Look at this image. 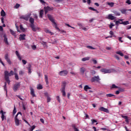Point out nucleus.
Returning <instances> with one entry per match:
<instances>
[{
  "label": "nucleus",
  "mask_w": 131,
  "mask_h": 131,
  "mask_svg": "<svg viewBox=\"0 0 131 131\" xmlns=\"http://www.w3.org/2000/svg\"><path fill=\"white\" fill-rule=\"evenodd\" d=\"M5 59L7 61V63L9 64V65H11V64H12V61H11V59L9 57V54L8 53L5 54Z\"/></svg>",
  "instance_id": "nucleus-8"
},
{
  "label": "nucleus",
  "mask_w": 131,
  "mask_h": 131,
  "mask_svg": "<svg viewBox=\"0 0 131 131\" xmlns=\"http://www.w3.org/2000/svg\"><path fill=\"white\" fill-rule=\"evenodd\" d=\"M44 9H46L48 10V12L49 11H53V8H51L49 6L44 7Z\"/></svg>",
  "instance_id": "nucleus-32"
},
{
  "label": "nucleus",
  "mask_w": 131,
  "mask_h": 131,
  "mask_svg": "<svg viewBox=\"0 0 131 131\" xmlns=\"http://www.w3.org/2000/svg\"><path fill=\"white\" fill-rule=\"evenodd\" d=\"M122 37H119V41H120V42H123V40H122Z\"/></svg>",
  "instance_id": "nucleus-56"
},
{
  "label": "nucleus",
  "mask_w": 131,
  "mask_h": 131,
  "mask_svg": "<svg viewBox=\"0 0 131 131\" xmlns=\"http://www.w3.org/2000/svg\"><path fill=\"white\" fill-rule=\"evenodd\" d=\"M90 72L92 75H95V74H96V72L94 70H91Z\"/></svg>",
  "instance_id": "nucleus-47"
},
{
  "label": "nucleus",
  "mask_w": 131,
  "mask_h": 131,
  "mask_svg": "<svg viewBox=\"0 0 131 131\" xmlns=\"http://www.w3.org/2000/svg\"><path fill=\"white\" fill-rule=\"evenodd\" d=\"M30 27L32 29L33 31H34V32L36 31V28H35V26H34V24L33 25H30Z\"/></svg>",
  "instance_id": "nucleus-20"
},
{
  "label": "nucleus",
  "mask_w": 131,
  "mask_h": 131,
  "mask_svg": "<svg viewBox=\"0 0 131 131\" xmlns=\"http://www.w3.org/2000/svg\"><path fill=\"white\" fill-rule=\"evenodd\" d=\"M78 26H80V27H81V28H82L83 29V30H84V31H86V30H87L86 28L83 27L82 25H81V24H78Z\"/></svg>",
  "instance_id": "nucleus-29"
},
{
  "label": "nucleus",
  "mask_w": 131,
  "mask_h": 131,
  "mask_svg": "<svg viewBox=\"0 0 131 131\" xmlns=\"http://www.w3.org/2000/svg\"><path fill=\"white\" fill-rule=\"evenodd\" d=\"M116 54H117L118 55H120V56H121V57H123V53H121V52H120V51L117 52Z\"/></svg>",
  "instance_id": "nucleus-39"
},
{
  "label": "nucleus",
  "mask_w": 131,
  "mask_h": 131,
  "mask_svg": "<svg viewBox=\"0 0 131 131\" xmlns=\"http://www.w3.org/2000/svg\"><path fill=\"white\" fill-rule=\"evenodd\" d=\"M99 110L100 111H102L103 112H105L106 113H109V111L108 110V109L105 108L103 106L100 107V108H99Z\"/></svg>",
  "instance_id": "nucleus-13"
},
{
  "label": "nucleus",
  "mask_w": 131,
  "mask_h": 131,
  "mask_svg": "<svg viewBox=\"0 0 131 131\" xmlns=\"http://www.w3.org/2000/svg\"><path fill=\"white\" fill-rule=\"evenodd\" d=\"M35 127L36 126L34 125L32 126V127L30 128H29V131H33V129H34Z\"/></svg>",
  "instance_id": "nucleus-42"
},
{
  "label": "nucleus",
  "mask_w": 131,
  "mask_h": 131,
  "mask_svg": "<svg viewBox=\"0 0 131 131\" xmlns=\"http://www.w3.org/2000/svg\"><path fill=\"white\" fill-rule=\"evenodd\" d=\"M0 114H2L1 118H2V121H4L5 119V120L6 119V116H5V115L6 114V112H4L3 110H1L0 111Z\"/></svg>",
  "instance_id": "nucleus-9"
},
{
  "label": "nucleus",
  "mask_w": 131,
  "mask_h": 131,
  "mask_svg": "<svg viewBox=\"0 0 131 131\" xmlns=\"http://www.w3.org/2000/svg\"><path fill=\"white\" fill-rule=\"evenodd\" d=\"M30 16H31V13L27 14L25 15H23L20 17V19H23L25 20V21H28L29 20V18H30Z\"/></svg>",
  "instance_id": "nucleus-5"
},
{
  "label": "nucleus",
  "mask_w": 131,
  "mask_h": 131,
  "mask_svg": "<svg viewBox=\"0 0 131 131\" xmlns=\"http://www.w3.org/2000/svg\"><path fill=\"white\" fill-rule=\"evenodd\" d=\"M56 98H57V101H58V102H60V96H57L56 97Z\"/></svg>",
  "instance_id": "nucleus-61"
},
{
  "label": "nucleus",
  "mask_w": 131,
  "mask_h": 131,
  "mask_svg": "<svg viewBox=\"0 0 131 131\" xmlns=\"http://www.w3.org/2000/svg\"><path fill=\"white\" fill-rule=\"evenodd\" d=\"M19 7H20V4H16L15 5V6H14V8H15V9H18V8H19Z\"/></svg>",
  "instance_id": "nucleus-48"
},
{
  "label": "nucleus",
  "mask_w": 131,
  "mask_h": 131,
  "mask_svg": "<svg viewBox=\"0 0 131 131\" xmlns=\"http://www.w3.org/2000/svg\"><path fill=\"white\" fill-rule=\"evenodd\" d=\"M100 71L101 72L104 73V74H106V73H112V72H115V71H116L113 69H101L100 70Z\"/></svg>",
  "instance_id": "nucleus-2"
},
{
  "label": "nucleus",
  "mask_w": 131,
  "mask_h": 131,
  "mask_svg": "<svg viewBox=\"0 0 131 131\" xmlns=\"http://www.w3.org/2000/svg\"><path fill=\"white\" fill-rule=\"evenodd\" d=\"M120 21L122 22V21H123V19H120L118 20H117L116 21V25H118V24H120V23H120Z\"/></svg>",
  "instance_id": "nucleus-34"
},
{
  "label": "nucleus",
  "mask_w": 131,
  "mask_h": 131,
  "mask_svg": "<svg viewBox=\"0 0 131 131\" xmlns=\"http://www.w3.org/2000/svg\"><path fill=\"white\" fill-rule=\"evenodd\" d=\"M50 21L53 23V24H54V25H56V22H55V19L53 17V16H52L51 14H48L47 15Z\"/></svg>",
  "instance_id": "nucleus-12"
},
{
  "label": "nucleus",
  "mask_w": 131,
  "mask_h": 131,
  "mask_svg": "<svg viewBox=\"0 0 131 131\" xmlns=\"http://www.w3.org/2000/svg\"><path fill=\"white\" fill-rule=\"evenodd\" d=\"M91 121H92V123H95V122H97V120L95 119L91 120Z\"/></svg>",
  "instance_id": "nucleus-64"
},
{
  "label": "nucleus",
  "mask_w": 131,
  "mask_h": 131,
  "mask_svg": "<svg viewBox=\"0 0 131 131\" xmlns=\"http://www.w3.org/2000/svg\"><path fill=\"white\" fill-rule=\"evenodd\" d=\"M118 86H116L115 84H113L111 87V89H118Z\"/></svg>",
  "instance_id": "nucleus-40"
},
{
  "label": "nucleus",
  "mask_w": 131,
  "mask_h": 131,
  "mask_svg": "<svg viewBox=\"0 0 131 131\" xmlns=\"http://www.w3.org/2000/svg\"><path fill=\"white\" fill-rule=\"evenodd\" d=\"M106 96L107 97L111 98L112 97H115V95H114L112 94H106Z\"/></svg>",
  "instance_id": "nucleus-35"
},
{
  "label": "nucleus",
  "mask_w": 131,
  "mask_h": 131,
  "mask_svg": "<svg viewBox=\"0 0 131 131\" xmlns=\"http://www.w3.org/2000/svg\"><path fill=\"white\" fill-rule=\"evenodd\" d=\"M1 15L2 16V17H5L6 16V12H5V11L4 10H2L1 12Z\"/></svg>",
  "instance_id": "nucleus-33"
},
{
  "label": "nucleus",
  "mask_w": 131,
  "mask_h": 131,
  "mask_svg": "<svg viewBox=\"0 0 131 131\" xmlns=\"http://www.w3.org/2000/svg\"><path fill=\"white\" fill-rule=\"evenodd\" d=\"M72 127L74 131H79V129L76 127V125H75V124L72 125Z\"/></svg>",
  "instance_id": "nucleus-30"
},
{
  "label": "nucleus",
  "mask_w": 131,
  "mask_h": 131,
  "mask_svg": "<svg viewBox=\"0 0 131 131\" xmlns=\"http://www.w3.org/2000/svg\"><path fill=\"white\" fill-rule=\"evenodd\" d=\"M66 88V82H62V88L60 89L61 93H62L63 97H66V92H65V89Z\"/></svg>",
  "instance_id": "nucleus-3"
},
{
  "label": "nucleus",
  "mask_w": 131,
  "mask_h": 131,
  "mask_svg": "<svg viewBox=\"0 0 131 131\" xmlns=\"http://www.w3.org/2000/svg\"><path fill=\"white\" fill-rule=\"evenodd\" d=\"M43 10L41 9L40 10L39 12V17L40 18H42V16H43Z\"/></svg>",
  "instance_id": "nucleus-24"
},
{
  "label": "nucleus",
  "mask_w": 131,
  "mask_h": 131,
  "mask_svg": "<svg viewBox=\"0 0 131 131\" xmlns=\"http://www.w3.org/2000/svg\"><path fill=\"white\" fill-rule=\"evenodd\" d=\"M44 95L47 98V103H50V102H51V97H50V96H49V93H48V92H46L44 93Z\"/></svg>",
  "instance_id": "nucleus-16"
},
{
  "label": "nucleus",
  "mask_w": 131,
  "mask_h": 131,
  "mask_svg": "<svg viewBox=\"0 0 131 131\" xmlns=\"http://www.w3.org/2000/svg\"><path fill=\"white\" fill-rule=\"evenodd\" d=\"M58 74L60 76H66V75L68 74V71H67L66 70H64L63 71H60Z\"/></svg>",
  "instance_id": "nucleus-7"
},
{
  "label": "nucleus",
  "mask_w": 131,
  "mask_h": 131,
  "mask_svg": "<svg viewBox=\"0 0 131 131\" xmlns=\"http://www.w3.org/2000/svg\"><path fill=\"white\" fill-rule=\"evenodd\" d=\"M116 16H120V13L119 12H116L115 13Z\"/></svg>",
  "instance_id": "nucleus-59"
},
{
  "label": "nucleus",
  "mask_w": 131,
  "mask_h": 131,
  "mask_svg": "<svg viewBox=\"0 0 131 131\" xmlns=\"http://www.w3.org/2000/svg\"><path fill=\"white\" fill-rule=\"evenodd\" d=\"M44 31H45L46 33H49L50 34H51V35H53V32H51L50 30L48 29H45Z\"/></svg>",
  "instance_id": "nucleus-25"
},
{
  "label": "nucleus",
  "mask_w": 131,
  "mask_h": 131,
  "mask_svg": "<svg viewBox=\"0 0 131 131\" xmlns=\"http://www.w3.org/2000/svg\"><path fill=\"white\" fill-rule=\"evenodd\" d=\"M17 113V110H16V106L14 105V107L13 111V114L15 115Z\"/></svg>",
  "instance_id": "nucleus-41"
},
{
  "label": "nucleus",
  "mask_w": 131,
  "mask_h": 131,
  "mask_svg": "<svg viewBox=\"0 0 131 131\" xmlns=\"http://www.w3.org/2000/svg\"><path fill=\"white\" fill-rule=\"evenodd\" d=\"M20 82H17L16 83H15L13 88L14 92H17V91H18V89L20 88Z\"/></svg>",
  "instance_id": "nucleus-6"
},
{
  "label": "nucleus",
  "mask_w": 131,
  "mask_h": 131,
  "mask_svg": "<svg viewBox=\"0 0 131 131\" xmlns=\"http://www.w3.org/2000/svg\"><path fill=\"white\" fill-rule=\"evenodd\" d=\"M90 59H91V58L89 57H84V58H82V61L83 62H84L85 61H89V60H90Z\"/></svg>",
  "instance_id": "nucleus-31"
},
{
  "label": "nucleus",
  "mask_w": 131,
  "mask_h": 131,
  "mask_svg": "<svg viewBox=\"0 0 131 131\" xmlns=\"http://www.w3.org/2000/svg\"><path fill=\"white\" fill-rule=\"evenodd\" d=\"M113 26H115V25L113 24H111V25H110V28L112 29Z\"/></svg>",
  "instance_id": "nucleus-60"
},
{
  "label": "nucleus",
  "mask_w": 131,
  "mask_h": 131,
  "mask_svg": "<svg viewBox=\"0 0 131 131\" xmlns=\"http://www.w3.org/2000/svg\"><path fill=\"white\" fill-rule=\"evenodd\" d=\"M112 48L111 47H106V50H107V51H110V50H111Z\"/></svg>",
  "instance_id": "nucleus-58"
},
{
  "label": "nucleus",
  "mask_w": 131,
  "mask_h": 131,
  "mask_svg": "<svg viewBox=\"0 0 131 131\" xmlns=\"http://www.w3.org/2000/svg\"><path fill=\"white\" fill-rule=\"evenodd\" d=\"M30 94L31 96L33 97H36L35 95V94H34V89L32 87H30Z\"/></svg>",
  "instance_id": "nucleus-14"
},
{
  "label": "nucleus",
  "mask_w": 131,
  "mask_h": 131,
  "mask_svg": "<svg viewBox=\"0 0 131 131\" xmlns=\"http://www.w3.org/2000/svg\"><path fill=\"white\" fill-rule=\"evenodd\" d=\"M120 24H123V25H128V24H129V22H128V21H122V22L121 23H120Z\"/></svg>",
  "instance_id": "nucleus-28"
},
{
  "label": "nucleus",
  "mask_w": 131,
  "mask_h": 131,
  "mask_svg": "<svg viewBox=\"0 0 131 131\" xmlns=\"http://www.w3.org/2000/svg\"><path fill=\"white\" fill-rule=\"evenodd\" d=\"M107 19L109 20H115V16L112 15V14H109L108 15Z\"/></svg>",
  "instance_id": "nucleus-19"
},
{
  "label": "nucleus",
  "mask_w": 131,
  "mask_h": 131,
  "mask_svg": "<svg viewBox=\"0 0 131 131\" xmlns=\"http://www.w3.org/2000/svg\"><path fill=\"white\" fill-rule=\"evenodd\" d=\"M37 90H42V85L41 84H39L37 86Z\"/></svg>",
  "instance_id": "nucleus-36"
},
{
  "label": "nucleus",
  "mask_w": 131,
  "mask_h": 131,
  "mask_svg": "<svg viewBox=\"0 0 131 131\" xmlns=\"http://www.w3.org/2000/svg\"><path fill=\"white\" fill-rule=\"evenodd\" d=\"M89 10H91V11H96V9H95V8H93V7H89Z\"/></svg>",
  "instance_id": "nucleus-54"
},
{
  "label": "nucleus",
  "mask_w": 131,
  "mask_h": 131,
  "mask_svg": "<svg viewBox=\"0 0 131 131\" xmlns=\"http://www.w3.org/2000/svg\"><path fill=\"white\" fill-rule=\"evenodd\" d=\"M40 2V3L42 5H45L46 4V2L43 1V0H39Z\"/></svg>",
  "instance_id": "nucleus-53"
},
{
  "label": "nucleus",
  "mask_w": 131,
  "mask_h": 131,
  "mask_svg": "<svg viewBox=\"0 0 131 131\" xmlns=\"http://www.w3.org/2000/svg\"><path fill=\"white\" fill-rule=\"evenodd\" d=\"M19 27H20V30H22V31L23 32L25 31V29L23 28V26H22V25H20Z\"/></svg>",
  "instance_id": "nucleus-44"
},
{
  "label": "nucleus",
  "mask_w": 131,
  "mask_h": 131,
  "mask_svg": "<svg viewBox=\"0 0 131 131\" xmlns=\"http://www.w3.org/2000/svg\"><path fill=\"white\" fill-rule=\"evenodd\" d=\"M91 89L92 88L89 86L88 85H86L84 86V90L85 92H88V90H91Z\"/></svg>",
  "instance_id": "nucleus-23"
},
{
  "label": "nucleus",
  "mask_w": 131,
  "mask_h": 131,
  "mask_svg": "<svg viewBox=\"0 0 131 131\" xmlns=\"http://www.w3.org/2000/svg\"><path fill=\"white\" fill-rule=\"evenodd\" d=\"M3 37H4V41L5 42L6 45H9V42L8 41V37H7V34H3Z\"/></svg>",
  "instance_id": "nucleus-15"
},
{
  "label": "nucleus",
  "mask_w": 131,
  "mask_h": 131,
  "mask_svg": "<svg viewBox=\"0 0 131 131\" xmlns=\"http://www.w3.org/2000/svg\"><path fill=\"white\" fill-rule=\"evenodd\" d=\"M125 3H126V4H127V5H131V1L130 0H126Z\"/></svg>",
  "instance_id": "nucleus-49"
},
{
  "label": "nucleus",
  "mask_w": 131,
  "mask_h": 131,
  "mask_svg": "<svg viewBox=\"0 0 131 131\" xmlns=\"http://www.w3.org/2000/svg\"><path fill=\"white\" fill-rule=\"evenodd\" d=\"M28 73H31V65L30 64L28 68Z\"/></svg>",
  "instance_id": "nucleus-38"
},
{
  "label": "nucleus",
  "mask_w": 131,
  "mask_h": 131,
  "mask_svg": "<svg viewBox=\"0 0 131 131\" xmlns=\"http://www.w3.org/2000/svg\"><path fill=\"white\" fill-rule=\"evenodd\" d=\"M115 58H116V59H117V60H119V57L118 56V55H115Z\"/></svg>",
  "instance_id": "nucleus-62"
},
{
  "label": "nucleus",
  "mask_w": 131,
  "mask_h": 131,
  "mask_svg": "<svg viewBox=\"0 0 131 131\" xmlns=\"http://www.w3.org/2000/svg\"><path fill=\"white\" fill-rule=\"evenodd\" d=\"M19 75H23V74H24V72H23L22 71H20L19 72Z\"/></svg>",
  "instance_id": "nucleus-57"
},
{
  "label": "nucleus",
  "mask_w": 131,
  "mask_h": 131,
  "mask_svg": "<svg viewBox=\"0 0 131 131\" xmlns=\"http://www.w3.org/2000/svg\"><path fill=\"white\" fill-rule=\"evenodd\" d=\"M18 115H16L14 117V121L16 126H19L20 125V121L18 119Z\"/></svg>",
  "instance_id": "nucleus-10"
},
{
  "label": "nucleus",
  "mask_w": 131,
  "mask_h": 131,
  "mask_svg": "<svg viewBox=\"0 0 131 131\" xmlns=\"http://www.w3.org/2000/svg\"><path fill=\"white\" fill-rule=\"evenodd\" d=\"M32 49L34 50H36V46L35 45L32 46Z\"/></svg>",
  "instance_id": "nucleus-52"
},
{
  "label": "nucleus",
  "mask_w": 131,
  "mask_h": 131,
  "mask_svg": "<svg viewBox=\"0 0 131 131\" xmlns=\"http://www.w3.org/2000/svg\"><path fill=\"white\" fill-rule=\"evenodd\" d=\"M25 36H26V35H25V34H20L19 37V40H25Z\"/></svg>",
  "instance_id": "nucleus-17"
},
{
  "label": "nucleus",
  "mask_w": 131,
  "mask_h": 131,
  "mask_svg": "<svg viewBox=\"0 0 131 131\" xmlns=\"http://www.w3.org/2000/svg\"><path fill=\"white\" fill-rule=\"evenodd\" d=\"M29 22L31 23V25L34 24V18L30 17Z\"/></svg>",
  "instance_id": "nucleus-26"
},
{
  "label": "nucleus",
  "mask_w": 131,
  "mask_h": 131,
  "mask_svg": "<svg viewBox=\"0 0 131 131\" xmlns=\"http://www.w3.org/2000/svg\"><path fill=\"white\" fill-rule=\"evenodd\" d=\"M108 6H110V7H114V3L111 2V3H107Z\"/></svg>",
  "instance_id": "nucleus-37"
},
{
  "label": "nucleus",
  "mask_w": 131,
  "mask_h": 131,
  "mask_svg": "<svg viewBox=\"0 0 131 131\" xmlns=\"http://www.w3.org/2000/svg\"><path fill=\"white\" fill-rule=\"evenodd\" d=\"M22 62H23L24 65H26V64H27V61L26 60H25V59H23Z\"/></svg>",
  "instance_id": "nucleus-50"
},
{
  "label": "nucleus",
  "mask_w": 131,
  "mask_h": 131,
  "mask_svg": "<svg viewBox=\"0 0 131 131\" xmlns=\"http://www.w3.org/2000/svg\"><path fill=\"white\" fill-rule=\"evenodd\" d=\"M126 29H127V30H128V29H131V25L130 26H127Z\"/></svg>",
  "instance_id": "nucleus-63"
},
{
  "label": "nucleus",
  "mask_w": 131,
  "mask_h": 131,
  "mask_svg": "<svg viewBox=\"0 0 131 131\" xmlns=\"http://www.w3.org/2000/svg\"><path fill=\"white\" fill-rule=\"evenodd\" d=\"M50 21L53 23V24H54V25H56V22H55V19L53 17V16H52L51 14H48L47 15Z\"/></svg>",
  "instance_id": "nucleus-11"
},
{
  "label": "nucleus",
  "mask_w": 131,
  "mask_h": 131,
  "mask_svg": "<svg viewBox=\"0 0 131 131\" xmlns=\"http://www.w3.org/2000/svg\"><path fill=\"white\" fill-rule=\"evenodd\" d=\"M15 54L16 55L18 60L21 61L22 60V57L20 56V54H19V52H18V51H15Z\"/></svg>",
  "instance_id": "nucleus-18"
},
{
  "label": "nucleus",
  "mask_w": 131,
  "mask_h": 131,
  "mask_svg": "<svg viewBox=\"0 0 131 131\" xmlns=\"http://www.w3.org/2000/svg\"><path fill=\"white\" fill-rule=\"evenodd\" d=\"M110 34L111 35V36H112V37H113V35L114 34V33L113 32V31H111L110 32Z\"/></svg>",
  "instance_id": "nucleus-51"
},
{
  "label": "nucleus",
  "mask_w": 131,
  "mask_h": 131,
  "mask_svg": "<svg viewBox=\"0 0 131 131\" xmlns=\"http://www.w3.org/2000/svg\"><path fill=\"white\" fill-rule=\"evenodd\" d=\"M100 80H101V79H100V77L99 76H94L91 79V82H99Z\"/></svg>",
  "instance_id": "nucleus-4"
},
{
  "label": "nucleus",
  "mask_w": 131,
  "mask_h": 131,
  "mask_svg": "<svg viewBox=\"0 0 131 131\" xmlns=\"http://www.w3.org/2000/svg\"><path fill=\"white\" fill-rule=\"evenodd\" d=\"M15 75V78L16 79V80H19V76H18V74L17 73L14 74Z\"/></svg>",
  "instance_id": "nucleus-45"
},
{
  "label": "nucleus",
  "mask_w": 131,
  "mask_h": 131,
  "mask_svg": "<svg viewBox=\"0 0 131 131\" xmlns=\"http://www.w3.org/2000/svg\"><path fill=\"white\" fill-rule=\"evenodd\" d=\"M92 61H93L94 64H97L98 63V61L96 59H93Z\"/></svg>",
  "instance_id": "nucleus-55"
},
{
  "label": "nucleus",
  "mask_w": 131,
  "mask_h": 131,
  "mask_svg": "<svg viewBox=\"0 0 131 131\" xmlns=\"http://www.w3.org/2000/svg\"><path fill=\"white\" fill-rule=\"evenodd\" d=\"M9 31L12 35H13V36H16V32H15V31H13L12 29H10Z\"/></svg>",
  "instance_id": "nucleus-27"
},
{
  "label": "nucleus",
  "mask_w": 131,
  "mask_h": 131,
  "mask_svg": "<svg viewBox=\"0 0 131 131\" xmlns=\"http://www.w3.org/2000/svg\"><path fill=\"white\" fill-rule=\"evenodd\" d=\"M45 80L46 84H49V78L48 77V75H45Z\"/></svg>",
  "instance_id": "nucleus-22"
},
{
  "label": "nucleus",
  "mask_w": 131,
  "mask_h": 131,
  "mask_svg": "<svg viewBox=\"0 0 131 131\" xmlns=\"http://www.w3.org/2000/svg\"><path fill=\"white\" fill-rule=\"evenodd\" d=\"M12 75H14V71H11L10 73L8 71H6L4 72V77L5 80L6 82H5L4 83V91H6V94L7 93V82L8 84H10V83L11 82V81L10 80V77L9 76H12Z\"/></svg>",
  "instance_id": "nucleus-1"
},
{
  "label": "nucleus",
  "mask_w": 131,
  "mask_h": 131,
  "mask_svg": "<svg viewBox=\"0 0 131 131\" xmlns=\"http://www.w3.org/2000/svg\"><path fill=\"white\" fill-rule=\"evenodd\" d=\"M126 11H127V10H126V9H122L121 10V12L122 14H126Z\"/></svg>",
  "instance_id": "nucleus-43"
},
{
  "label": "nucleus",
  "mask_w": 131,
  "mask_h": 131,
  "mask_svg": "<svg viewBox=\"0 0 131 131\" xmlns=\"http://www.w3.org/2000/svg\"><path fill=\"white\" fill-rule=\"evenodd\" d=\"M80 72L83 75L84 74V72H85V68L82 67L80 69Z\"/></svg>",
  "instance_id": "nucleus-21"
},
{
  "label": "nucleus",
  "mask_w": 131,
  "mask_h": 131,
  "mask_svg": "<svg viewBox=\"0 0 131 131\" xmlns=\"http://www.w3.org/2000/svg\"><path fill=\"white\" fill-rule=\"evenodd\" d=\"M88 49H90V50H96V48L92 47V46H86Z\"/></svg>",
  "instance_id": "nucleus-46"
}]
</instances>
